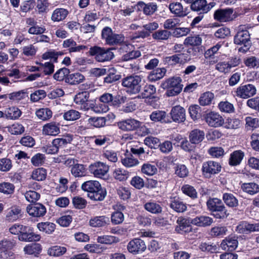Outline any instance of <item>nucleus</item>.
Here are the masks:
<instances>
[{
  "label": "nucleus",
  "instance_id": "obj_30",
  "mask_svg": "<svg viewBox=\"0 0 259 259\" xmlns=\"http://www.w3.org/2000/svg\"><path fill=\"white\" fill-rule=\"evenodd\" d=\"M69 14V11L67 9L58 8L55 9L51 15V20L54 22H60L66 19Z\"/></svg>",
  "mask_w": 259,
  "mask_h": 259
},
{
  "label": "nucleus",
  "instance_id": "obj_22",
  "mask_svg": "<svg viewBox=\"0 0 259 259\" xmlns=\"http://www.w3.org/2000/svg\"><path fill=\"white\" fill-rule=\"evenodd\" d=\"M192 219L179 217L177 220L178 225L175 228V231L178 233H182L183 232H187L191 230L190 225Z\"/></svg>",
  "mask_w": 259,
  "mask_h": 259
},
{
  "label": "nucleus",
  "instance_id": "obj_11",
  "mask_svg": "<svg viewBox=\"0 0 259 259\" xmlns=\"http://www.w3.org/2000/svg\"><path fill=\"white\" fill-rule=\"evenodd\" d=\"M256 93L255 87L251 84H247L238 87L234 91V96L242 99H247L254 96Z\"/></svg>",
  "mask_w": 259,
  "mask_h": 259
},
{
  "label": "nucleus",
  "instance_id": "obj_40",
  "mask_svg": "<svg viewBox=\"0 0 259 259\" xmlns=\"http://www.w3.org/2000/svg\"><path fill=\"white\" fill-rule=\"evenodd\" d=\"M109 218L106 216L96 217L90 220V225L93 227H101L109 224Z\"/></svg>",
  "mask_w": 259,
  "mask_h": 259
},
{
  "label": "nucleus",
  "instance_id": "obj_10",
  "mask_svg": "<svg viewBox=\"0 0 259 259\" xmlns=\"http://www.w3.org/2000/svg\"><path fill=\"white\" fill-rule=\"evenodd\" d=\"M215 5L214 2L207 3L206 0H195L190 6L192 11L198 13H207Z\"/></svg>",
  "mask_w": 259,
  "mask_h": 259
},
{
  "label": "nucleus",
  "instance_id": "obj_1",
  "mask_svg": "<svg viewBox=\"0 0 259 259\" xmlns=\"http://www.w3.org/2000/svg\"><path fill=\"white\" fill-rule=\"evenodd\" d=\"M9 231L12 235L17 236L18 240L22 242H37L41 239L40 235L35 232L33 227L20 223L12 225Z\"/></svg>",
  "mask_w": 259,
  "mask_h": 259
},
{
  "label": "nucleus",
  "instance_id": "obj_20",
  "mask_svg": "<svg viewBox=\"0 0 259 259\" xmlns=\"http://www.w3.org/2000/svg\"><path fill=\"white\" fill-rule=\"evenodd\" d=\"M88 169L86 165L76 163L71 167L70 171L75 178H81L88 176Z\"/></svg>",
  "mask_w": 259,
  "mask_h": 259
},
{
  "label": "nucleus",
  "instance_id": "obj_52",
  "mask_svg": "<svg viewBox=\"0 0 259 259\" xmlns=\"http://www.w3.org/2000/svg\"><path fill=\"white\" fill-rule=\"evenodd\" d=\"M144 208L147 211L152 213L157 214L162 211V207L160 205L153 201L146 203L144 204Z\"/></svg>",
  "mask_w": 259,
  "mask_h": 259
},
{
  "label": "nucleus",
  "instance_id": "obj_53",
  "mask_svg": "<svg viewBox=\"0 0 259 259\" xmlns=\"http://www.w3.org/2000/svg\"><path fill=\"white\" fill-rule=\"evenodd\" d=\"M47 175V170L45 168L39 167L33 171L31 177L33 180L42 181L46 179Z\"/></svg>",
  "mask_w": 259,
  "mask_h": 259
},
{
  "label": "nucleus",
  "instance_id": "obj_59",
  "mask_svg": "<svg viewBox=\"0 0 259 259\" xmlns=\"http://www.w3.org/2000/svg\"><path fill=\"white\" fill-rule=\"evenodd\" d=\"M106 119L103 117H91L88 119V123L95 127H101L105 125Z\"/></svg>",
  "mask_w": 259,
  "mask_h": 259
},
{
  "label": "nucleus",
  "instance_id": "obj_14",
  "mask_svg": "<svg viewBox=\"0 0 259 259\" xmlns=\"http://www.w3.org/2000/svg\"><path fill=\"white\" fill-rule=\"evenodd\" d=\"M223 43L218 42L215 46L207 50L204 53V57L207 60L209 65H213L219 60V57L215 55L222 48Z\"/></svg>",
  "mask_w": 259,
  "mask_h": 259
},
{
  "label": "nucleus",
  "instance_id": "obj_24",
  "mask_svg": "<svg viewBox=\"0 0 259 259\" xmlns=\"http://www.w3.org/2000/svg\"><path fill=\"white\" fill-rule=\"evenodd\" d=\"M139 9H142L143 13L147 16H151L157 10V5L155 3H145L140 1L137 4Z\"/></svg>",
  "mask_w": 259,
  "mask_h": 259
},
{
  "label": "nucleus",
  "instance_id": "obj_41",
  "mask_svg": "<svg viewBox=\"0 0 259 259\" xmlns=\"http://www.w3.org/2000/svg\"><path fill=\"white\" fill-rule=\"evenodd\" d=\"M35 115L39 119L47 121L52 117L53 112L49 108H41L36 110Z\"/></svg>",
  "mask_w": 259,
  "mask_h": 259
},
{
  "label": "nucleus",
  "instance_id": "obj_55",
  "mask_svg": "<svg viewBox=\"0 0 259 259\" xmlns=\"http://www.w3.org/2000/svg\"><path fill=\"white\" fill-rule=\"evenodd\" d=\"M70 70L66 67H63L58 70L53 75V78L57 81H61L65 79L69 74L70 73Z\"/></svg>",
  "mask_w": 259,
  "mask_h": 259
},
{
  "label": "nucleus",
  "instance_id": "obj_2",
  "mask_svg": "<svg viewBox=\"0 0 259 259\" xmlns=\"http://www.w3.org/2000/svg\"><path fill=\"white\" fill-rule=\"evenodd\" d=\"M81 188L88 193V197L92 200L101 201L107 195L106 189L102 187L98 181L89 180L84 182L82 184Z\"/></svg>",
  "mask_w": 259,
  "mask_h": 259
},
{
  "label": "nucleus",
  "instance_id": "obj_62",
  "mask_svg": "<svg viewBox=\"0 0 259 259\" xmlns=\"http://www.w3.org/2000/svg\"><path fill=\"white\" fill-rule=\"evenodd\" d=\"M72 204L76 209H82L86 207L87 201L81 197L76 196L73 197Z\"/></svg>",
  "mask_w": 259,
  "mask_h": 259
},
{
  "label": "nucleus",
  "instance_id": "obj_33",
  "mask_svg": "<svg viewBox=\"0 0 259 259\" xmlns=\"http://www.w3.org/2000/svg\"><path fill=\"white\" fill-rule=\"evenodd\" d=\"M244 157V153L241 150H236L232 152L229 159V164L231 166L239 165Z\"/></svg>",
  "mask_w": 259,
  "mask_h": 259
},
{
  "label": "nucleus",
  "instance_id": "obj_17",
  "mask_svg": "<svg viewBox=\"0 0 259 259\" xmlns=\"http://www.w3.org/2000/svg\"><path fill=\"white\" fill-rule=\"evenodd\" d=\"M127 247L129 252L134 254H139L143 252L147 247L143 240L135 238L130 241Z\"/></svg>",
  "mask_w": 259,
  "mask_h": 259
},
{
  "label": "nucleus",
  "instance_id": "obj_15",
  "mask_svg": "<svg viewBox=\"0 0 259 259\" xmlns=\"http://www.w3.org/2000/svg\"><path fill=\"white\" fill-rule=\"evenodd\" d=\"M169 114L172 121L180 123L186 120V110L180 105H176L171 108Z\"/></svg>",
  "mask_w": 259,
  "mask_h": 259
},
{
  "label": "nucleus",
  "instance_id": "obj_12",
  "mask_svg": "<svg viewBox=\"0 0 259 259\" xmlns=\"http://www.w3.org/2000/svg\"><path fill=\"white\" fill-rule=\"evenodd\" d=\"M90 93L88 91H82L78 93L74 98V101L77 105H80L81 109L88 110L90 109L91 103L93 101L89 99Z\"/></svg>",
  "mask_w": 259,
  "mask_h": 259
},
{
  "label": "nucleus",
  "instance_id": "obj_36",
  "mask_svg": "<svg viewBox=\"0 0 259 259\" xmlns=\"http://www.w3.org/2000/svg\"><path fill=\"white\" fill-rule=\"evenodd\" d=\"M22 113V111L16 106L7 108L5 111V118L8 119H18Z\"/></svg>",
  "mask_w": 259,
  "mask_h": 259
},
{
  "label": "nucleus",
  "instance_id": "obj_9",
  "mask_svg": "<svg viewBox=\"0 0 259 259\" xmlns=\"http://www.w3.org/2000/svg\"><path fill=\"white\" fill-rule=\"evenodd\" d=\"M221 165L220 163L209 160L203 163L202 172L203 175L207 178H210L212 175L218 174L221 170Z\"/></svg>",
  "mask_w": 259,
  "mask_h": 259
},
{
  "label": "nucleus",
  "instance_id": "obj_61",
  "mask_svg": "<svg viewBox=\"0 0 259 259\" xmlns=\"http://www.w3.org/2000/svg\"><path fill=\"white\" fill-rule=\"evenodd\" d=\"M213 99V94L210 92H206L201 95L199 102L201 106H206L210 104Z\"/></svg>",
  "mask_w": 259,
  "mask_h": 259
},
{
  "label": "nucleus",
  "instance_id": "obj_34",
  "mask_svg": "<svg viewBox=\"0 0 259 259\" xmlns=\"http://www.w3.org/2000/svg\"><path fill=\"white\" fill-rule=\"evenodd\" d=\"M167 114L163 110H155L153 111L150 115V119L154 122H160L161 123L170 122L166 120Z\"/></svg>",
  "mask_w": 259,
  "mask_h": 259
},
{
  "label": "nucleus",
  "instance_id": "obj_23",
  "mask_svg": "<svg viewBox=\"0 0 259 259\" xmlns=\"http://www.w3.org/2000/svg\"><path fill=\"white\" fill-rule=\"evenodd\" d=\"M22 217V209L19 206L15 205L12 206L9 209L6 215V220L8 222H13Z\"/></svg>",
  "mask_w": 259,
  "mask_h": 259
},
{
  "label": "nucleus",
  "instance_id": "obj_13",
  "mask_svg": "<svg viewBox=\"0 0 259 259\" xmlns=\"http://www.w3.org/2000/svg\"><path fill=\"white\" fill-rule=\"evenodd\" d=\"M233 13V9H220L214 12L213 17L215 20L220 22H230L234 19Z\"/></svg>",
  "mask_w": 259,
  "mask_h": 259
},
{
  "label": "nucleus",
  "instance_id": "obj_27",
  "mask_svg": "<svg viewBox=\"0 0 259 259\" xmlns=\"http://www.w3.org/2000/svg\"><path fill=\"white\" fill-rule=\"evenodd\" d=\"M25 254L38 257L42 251V246L38 243L27 244L23 248Z\"/></svg>",
  "mask_w": 259,
  "mask_h": 259
},
{
  "label": "nucleus",
  "instance_id": "obj_47",
  "mask_svg": "<svg viewBox=\"0 0 259 259\" xmlns=\"http://www.w3.org/2000/svg\"><path fill=\"white\" fill-rule=\"evenodd\" d=\"M171 33L166 30H158L152 34V38L159 41L166 40L170 36Z\"/></svg>",
  "mask_w": 259,
  "mask_h": 259
},
{
  "label": "nucleus",
  "instance_id": "obj_54",
  "mask_svg": "<svg viewBox=\"0 0 259 259\" xmlns=\"http://www.w3.org/2000/svg\"><path fill=\"white\" fill-rule=\"evenodd\" d=\"M66 250L65 247L56 245L50 247L47 252L50 256H60L63 255Z\"/></svg>",
  "mask_w": 259,
  "mask_h": 259
},
{
  "label": "nucleus",
  "instance_id": "obj_25",
  "mask_svg": "<svg viewBox=\"0 0 259 259\" xmlns=\"http://www.w3.org/2000/svg\"><path fill=\"white\" fill-rule=\"evenodd\" d=\"M42 133L48 136H56L60 133V124L55 121L45 124L42 127Z\"/></svg>",
  "mask_w": 259,
  "mask_h": 259
},
{
  "label": "nucleus",
  "instance_id": "obj_3",
  "mask_svg": "<svg viewBox=\"0 0 259 259\" xmlns=\"http://www.w3.org/2000/svg\"><path fill=\"white\" fill-rule=\"evenodd\" d=\"M208 209L213 212L214 218L219 219H224L229 215L227 209L222 200L217 198H209L206 202Z\"/></svg>",
  "mask_w": 259,
  "mask_h": 259
},
{
  "label": "nucleus",
  "instance_id": "obj_26",
  "mask_svg": "<svg viewBox=\"0 0 259 259\" xmlns=\"http://www.w3.org/2000/svg\"><path fill=\"white\" fill-rule=\"evenodd\" d=\"M140 125L141 122L134 119H127L118 123L119 128L124 131L134 130L139 127Z\"/></svg>",
  "mask_w": 259,
  "mask_h": 259
},
{
  "label": "nucleus",
  "instance_id": "obj_60",
  "mask_svg": "<svg viewBox=\"0 0 259 259\" xmlns=\"http://www.w3.org/2000/svg\"><path fill=\"white\" fill-rule=\"evenodd\" d=\"M116 207L117 211L114 212V224H118L121 223L124 220V215L122 211L125 209V207L121 204H117Z\"/></svg>",
  "mask_w": 259,
  "mask_h": 259
},
{
  "label": "nucleus",
  "instance_id": "obj_5",
  "mask_svg": "<svg viewBox=\"0 0 259 259\" xmlns=\"http://www.w3.org/2000/svg\"><path fill=\"white\" fill-rule=\"evenodd\" d=\"M234 41L237 45H243L244 47L239 49V52H246L250 46V34L248 30L244 29V26L239 27L238 31L234 37Z\"/></svg>",
  "mask_w": 259,
  "mask_h": 259
},
{
  "label": "nucleus",
  "instance_id": "obj_48",
  "mask_svg": "<svg viewBox=\"0 0 259 259\" xmlns=\"http://www.w3.org/2000/svg\"><path fill=\"white\" fill-rule=\"evenodd\" d=\"M181 191L184 194L189 196L192 199L197 198V192L192 186L189 184H185L182 186Z\"/></svg>",
  "mask_w": 259,
  "mask_h": 259
},
{
  "label": "nucleus",
  "instance_id": "obj_43",
  "mask_svg": "<svg viewBox=\"0 0 259 259\" xmlns=\"http://www.w3.org/2000/svg\"><path fill=\"white\" fill-rule=\"evenodd\" d=\"M101 36L102 38L105 40L106 44L113 45V32L110 27H104L102 30Z\"/></svg>",
  "mask_w": 259,
  "mask_h": 259
},
{
  "label": "nucleus",
  "instance_id": "obj_58",
  "mask_svg": "<svg viewBox=\"0 0 259 259\" xmlns=\"http://www.w3.org/2000/svg\"><path fill=\"white\" fill-rule=\"evenodd\" d=\"M80 113L74 109H70L63 113V117L65 120L74 121L80 117Z\"/></svg>",
  "mask_w": 259,
  "mask_h": 259
},
{
  "label": "nucleus",
  "instance_id": "obj_21",
  "mask_svg": "<svg viewBox=\"0 0 259 259\" xmlns=\"http://www.w3.org/2000/svg\"><path fill=\"white\" fill-rule=\"evenodd\" d=\"M238 241L237 237L233 236H228L222 240L220 244V247L224 250L233 251L238 246Z\"/></svg>",
  "mask_w": 259,
  "mask_h": 259
},
{
  "label": "nucleus",
  "instance_id": "obj_42",
  "mask_svg": "<svg viewBox=\"0 0 259 259\" xmlns=\"http://www.w3.org/2000/svg\"><path fill=\"white\" fill-rule=\"evenodd\" d=\"M228 232V229L226 226H217L211 228L209 235L213 237H223L226 235Z\"/></svg>",
  "mask_w": 259,
  "mask_h": 259
},
{
  "label": "nucleus",
  "instance_id": "obj_16",
  "mask_svg": "<svg viewBox=\"0 0 259 259\" xmlns=\"http://www.w3.org/2000/svg\"><path fill=\"white\" fill-rule=\"evenodd\" d=\"M26 210L30 216L35 218L43 217L47 212L46 206L40 203L29 204L27 206Z\"/></svg>",
  "mask_w": 259,
  "mask_h": 259
},
{
  "label": "nucleus",
  "instance_id": "obj_46",
  "mask_svg": "<svg viewBox=\"0 0 259 259\" xmlns=\"http://www.w3.org/2000/svg\"><path fill=\"white\" fill-rule=\"evenodd\" d=\"M54 143L59 149L65 147L67 144L70 143L73 140V136L70 134L63 135L62 138H56L53 140Z\"/></svg>",
  "mask_w": 259,
  "mask_h": 259
},
{
  "label": "nucleus",
  "instance_id": "obj_19",
  "mask_svg": "<svg viewBox=\"0 0 259 259\" xmlns=\"http://www.w3.org/2000/svg\"><path fill=\"white\" fill-rule=\"evenodd\" d=\"M205 120L208 125L212 127H219L224 122L223 118L218 113L210 112L206 114Z\"/></svg>",
  "mask_w": 259,
  "mask_h": 259
},
{
  "label": "nucleus",
  "instance_id": "obj_7",
  "mask_svg": "<svg viewBox=\"0 0 259 259\" xmlns=\"http://www.w3.org/2000/svg\"><path fill=\"white\" fill-rule=\"evenodd\" d=\"M141 78L139 76H130L124 78L122 82L123 86L128 89L131 94L138 93L141 90Z\"/></svg>",
  "mask_w": 259,
  "mask_h": 259
},
{
  "label": "nucleus",
  "instance_id": "obj_50",
  "mask_svg": "<svg viewBox=\"0 0 259 259\" xmlns=\"http://www.w3.org/2000/svg\"><path fill=\"white\" fill-rule=\"evenodd\" d=\"M14 185L10 182H3L0 183V193L5 195H12L15 192Z\"/></svg>",
  "mask_w": 259,
  "mask_h": 259
},
{
  "label": "nucleus",
  "instance_id": "obj_6",
  "mask_svg": "<svg viewBox=\"0 0 259 259\" xmlns=\"http://www.w3.org/2000/svg\"><path fill=\"white\" fill-rule=\"evenodd\" d=\"M113 50V48L105 49L98 46L91 47L89 51L91 56H95V59L98 62H103L109 60L113 56V53L110 51Z\"/></svg>",
  "mask_w": 259,
  "mask_h": 259
},
{
  "label": "nucleus",
  "instance_id": "obj_64",
  "mask_svg": "<svg viewBox=\"0 0 259 259\" xmlns=\"http://www.w3.org/2000/svg\"><path fill=\"white\" fill-rule=\"evenodd\" d=\"M24 195L26 199L31 203V204L37 203V201L38 200L40 197V194L33 190L26 191Z\"/></svg>",
  "mask_w": 259,
  "mask_h": 259
},
{
  "label": "nucleus",
  "instance_id": "obj_32",
  "mask_svg": "<svg viewBox=\"0 0 259 259\" xmlns=\"http://www.w3.org/2000/svg\"><path fill=\"white\" fill-rule=\"evenodd\" d=\"M169 206L177 212H183L187 209V206L179 197L170 199Z\"/></svg>",
  "mask_w": 259,
  "mask_h": 259
},
{
  "label": "nucleus",
  "instance_id": "obj_37",
  "mask_svg": "<svg viewBox=\"0 0 259 259\" xmlns=\"http://www.w3.org/2000/svg\"><path fill=\"white\" fill-rule=\"evenodd\" d=\"M114 44H119L120 47L118 48L123 52L131 51L133 46L124 41V37L122 34H114Z\"/></svg>",
  "mask_w": 259,
  "mask_h": 259
},
{
  "label": "nucleus",
  "instance_id": "obj_56",
  "mask_svg": "<svg viewBox=\"0 0 259 259\" xmlns=\"http://www.w3.org/2000/svg\"><path fill=\"white\" fill-rule=\"evenodd\" d=\"M27 89L14 92L9 94V98L11 100L20 101L28 97Z\"/></svg>",
  "mask_w": 259,
  "mask_h": 259
},
{
  "label": "nucleus",
  "instance_id": "obj_51",
  "mask_svg": "<svg viewBox=\"0 0 259 259\" xmlns=\"http://www.w3.org/2000/svg\"><path fill=\"white\" fill-rule=\"evenodd\" d=\"M241 188L244 192L250 195H254L259 192V186L255 183H244Z\"/></svg>",
  "mask_w": 259,
  "mask_h": 259
},
{
  "label": "nucleus",
  "instance_id": "obj_35",
  "mask_svg": "<svg viewBox=\"0 0 259 259\" xmlns=\"http://www.w3.org/2000/svg\"><path fill=\"white\" fill-rule=\"evenodd\" d=\"M205 133L203 131L195 129L192 130L189 134V141L191 144H198L204 139Z\"/></svg>",
  "mask_w": 259,
  "mask_h": 259
},
{
  "label": "nucleus",
  "instance_id": "obj_18",
  "mask_svg": "<svg viewBox=\"0 0 259 259\" xmlns=\"http://www.w3.org/2000/svg\"><path fill=\"white\" fill-rule=\"evenodd\" d=\"M236 231L240 234H248L252 232H258L259 223L250 224L246 221L241 222L237 226Z\"/></svg>",
  "mask_w": 259,
  "mask_h": 259
},
{
  "label": "nucleus",
  "instance_id": "obj_45",
  "mask_svg": "<svg viewBox=\"0 0 259 259\" xmlns=\"http://www.w3.org/2000/svg\"><path fill=\"white\" fill-rule=\"evenodd\" d=\"M37 227L40 231L50 234L54 231L56 225L49 222H41L37 224Z\"/></svg>",
  "mask_w": 259,
  "mask_h": 259
},
{
  "label": "nucleus",
  "instance_id": "obj_57",
  "mask_svg": "<svg viewBox=\"0 0 259 259\" xmlns=\"http://www.w3.org/2000/svg\"><path fill=\"white\" fill-rule=\"evenodd\" d=\"M47 96V93L44 90L38 89L30 94V100L31 102H37L45 99Z\"/></svg>",
  "mask_w": 259,
  "mask_h": 259
},
{
  "label": "nucleus",
  "instance_id": "obj_4",
  "mask_svg": "<svg viewBox=\"0 0 259 259\" xmlns=\"http://www.w3.org/2000/svg\"><path fill=\"white\" fill-rule=\"evenodd\" d=\"M182 79L180 77L169 78L161 84V88L166 89L168 97L175 96L181 93L183 89Z\"/></svg>",
  "mask_w": 259,
  "mask_h": 259
},
{
  "label": "nucleus",
  "instance_id": "obj_63",
  "mask_svg": "<svg viewBox=\"0 0 259 259\" xmlns=\"http://www.w3.org/2000/svg\"><path fill=\"white\" fill-rule=\"evenodd\" d=\"M202 39L199 35L190 36L186 38L184 44L187 46H198L201 44Z\"/></svg>",
  "mask_w": 259,
  "mask_h": 259
},
{
  "label": "nucleus",
  "instance_id": "obj_28",
  "mask_svg": "<svg viewBox=\"0 0 259 259\" xmlns=\"http://www.w3.org/2000/svg\"><path fill=\"white\" fill-rule=\"evenodd\" d=\"M213 223L212 218L207 215H200L192 219L191 224L198 227H205Z\"/></svg>",
  "mask_w": 259,
  "mask_h": 259
},
{
  "label": "nucleus",
  "instance_id": "obj_39",
  "mask_svg": "<svg viewBox=\"0 0 259 259\" xmlns=\"http://www.w3.org/2000/svg\"><path fill=\"white\" fill-rule=\"evenodd\" d=\"M91 105L90 109H91L93 111L97 113L106 112L109 109L108 106L101 101H99V100H95V101H93Z\"/></svg>",
  "mask_w": 259,
  "mask_h": 259
},
{
  "label": "nucleus",
  "instance_id": "obj_8",
  "mask_svg": "<svg viewBox=\"0 0 259 259\" xmlns=\"http://www.w3.org/2000/svg\"><path fill=\"white\" fill-rule=\"evenodd\" d=\"M88 170L94 177L103 179L108 172L109 166L103 162L97 161L91 163L88 167Z\"/></svg>",
  "mask_w": 259,
  "mask_h": 259
},
{
  "label": "nucleus",
  "instance_id": "obj_31",
  "mask_svg": "<svg viewBox=\"0 0 259 259\" xmlns=\"http://www.w3.org/2000/svg\"><path fill=\"white\" fill-rule=\"evenodd\" d=\"M85 80L84 76L80 72L69 74L65 79V82L71 85H77Z\"/></svg>",
  "mask_w": 259,
  "mask_h": 259
},
{
  "label": "nucleus",
  "instance_id": "obj_29",
  "mask_svg": "<svg viewBox=\"0 0 259 259\" xmlns=\"http://www.w3.org/2000/svg\"><path fill=\"white\" fill-rule=\"evenodd\" d=\"M168 8L170 12L177 17H184L188 14L186 10L184 9L182 5L179 2L170 3Z\"/></svg>",
  "mask_w": 259,
  "mask_h": 259
},
{
  "label": "nucleus",
  "instance_id": "obj_38",
  "mask_svg": "<svg viewBox=\"0 0 259 259\" xmlns=\"http://www.w3.org/2000/svg\"><path fill=\"white\" fill-rule=\"evenodd\" d=\"M16 242L8 239H3L0 241V253L8 254L10 256V251L15 246Z\"/></svg>",
  "mask_w": 259,
  "mask_h": 259
},
{
  "label": "nucleus",
  "instance_id": "obj_49",
  "mask_svg": "<svg viewBox=\"0 0 259 259\" xmlns=\"http://www.w3.org/2000/svg\"><path fill=\"white\" fill-rule=\"evenodd\" d=\"M223 199L225 204L230 207H236L238 205L237 199L231 193H224Z\"/></svg>",
  "mask_w": 259,
  "mask_h": 259
},
{
  "label": "nucleus",
  "instance_id": "obj_44",
  "mask_svg": "<svg viewBox=\"0 0 259 259\" xmlns=\"http://www.w3.org/2000/svg\"><path fill=\"white\" fill-rule=\"evenodd\" d=\"M166 69L164 68H158L150 72L148 78L151 81H155L161 79L165 75Z\"/></svg>",
  "mask_w": 259,
  "mask_h": 259
}]
</instances>
